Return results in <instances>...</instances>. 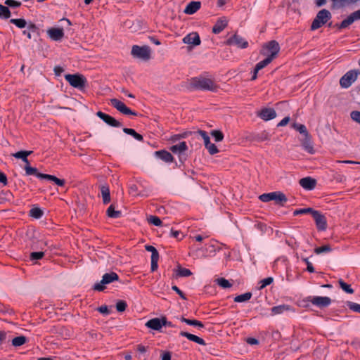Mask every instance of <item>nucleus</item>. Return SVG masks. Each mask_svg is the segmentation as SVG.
Segmentation results:
<instances>
[{"label":"nucleus","instance_id":"9d476101","mask_svg":"<svg viewBox=\"0 0 360 360\" xmlns=\"http://www.w3.org/2000/svg\"><path fill=\"white\" fill-rule=\"evenodd\" d=\"M312 217L315 221L318 231H323L327 229L328 224L326 218L319 211L316 210V212H313Z\"/></svg>","mask_w":360,"mask_h":360},{"label":"nucleus","instance_id":"c03bdc74","mask_svg":"<svg viewBox=\"0 0 360 360\" xmlns=\"http://www.w3.org/2000/svg\"><path fill=\"white\" fill-rule=\"evenodd\" d=\"M210 134L214 139L216 142L221 141L224 139V134L219 130H212L210 132Z\"/></svg>","mask_w":360,"mask_h":360},{"label":"nucleus","instance_id":"9b49d317","mask_svg":"<svg viewBox=\"0 0 360 360\" xmlns=\"http://www.w3.org/2000/svg\"><path fill=\"white\" fill-rule=\"evenodd\" d=\"M360 20V9L352 13L347 18L343 20L340 24H336L338 29H345L354 22Z\"/></svg>","mask_w":360,"mask_h":360},{"label":"nucleus","instance_id":"8fccbe9b","mask_svg":"<svg viewBox=\"0 0 360 360\" xmlns=\"http://www.w3.org/2000/svg\"><path fill=\"white\" fill-rule=\"evenodd\" d=\"M313 212H316V210H314V209H312L311 207L299 209V210H296L294 212V215H298V214H311V216H313Z\"/></svg>","mask_w":360,"mask_h":360},{"label":"nucleus","instance_id":"20e7f679","mask_svg":"<svg viewBox=\"0 0 360 360\" xmlns=\"http://www.w3.org/2000/svg\"><path fill=\"white\" fill-rule=\"evenodd\" d=\"M280 51V45L276 40H271L264 44L261 53L274 60Z\"/></svg>","mask_w":360,"mask_h":360},{"label":"nucleus","instance_id":"603ef678","mask_svg":"<svg viewBox=\"0 0 360 360\" xmlns=\"http://www.w3.org/2000/svg\"><path fill=\"white\" fill-rule=\"evenodd\" d=\"M145 249L151 252V258L159 257L158 251L154 246L148 245L145 246Z\"/></svg>","mask_w":360,"mask_h":360},{"label":"nucleus","instance_id":"69168bd1","mask_svg":"<svg viewBox=\"0 0 360 360\" xmlns=\"http://www.w3.org/2000/svg\"><path fill=\"white\" fill-rule=\"evenodd\" d=\"M159 257L151 258V271H155L158 268V262Z\"/></svg>","mask_w":360,"mask_h":360},{"label":"nucleus","instance_id":"4d7b16f0","mask_svg":"<svg viewBox=\"0 0 360 360\" xmlns=\"http://www.w3.org/2000/svg\"><path fill=\"white\" fill-rule=\"evenodd\" d=\"M302 260L307 265V270L309 272L314 273L315 271L314 267L313 266L312 264L309 261V258L308 257H302Z\"/></svg>","mask_w":360,"mask_h":360},{"label":"nucleus","instance_id":"7ed1b4c3","mask_svg":"<svg viewBox=\"0 0 360 360\" xmlns=\"http://www.w3.org/2000/svg\"><path fill=\"white\" fill-rule=\"evenodd\" d=\"M332 15L329 11L326 9H322L318 12L316 18L312 21L311 25V30H316L320 28L322 25L326 24Z\"/></svg>","mask_w":360,"mask_h":360},{"label":"nucleus","instance_id":"774afa93","mask_svg":"<svg viewBox=\"0 0 360 360\" xmlns=\"http://www.w3.org/2000/svg\"><path fill=\"white\" fill-rule=\"evenodd\" d=\"M27 27V30L32 33H35V32H38V27H37V25L32 22H30L28 25H27L26 26Z\"/></svg>","mask_w":360,"mask_h":360},{"label":"nucleus","instance_id":"4468645a","mask_svg":"<svg viewBox=\"0 0 360 360\" xmlns=\"http://www.w3.org/2000/svg\"><path fill=\"white\" fill-rule=\"evenodd\" d=\"M96 115L101 118L104 122L107 124L113 127H120L122 126V124L118 120H115L112 116L105 114L101 111H98L96 112Z\"/></svg>","mask_w":360,"mask_h":360},{"label":"nucleus","instance_id":"09e8293b","mask_svg":"<svg viewBox=\"0 0 360 360\" xmlns=\"http://www.w3.org/2000/svg\"><path fill=\"white\" fill-rule=\"evenodd\" d=\"M272 59H271L269 57H266L264 60L259 62L255 67L257 68V70H262L266 66H267L269 64H270L272 62Z\"/></svg>","mask_w":360,"mask_h":360},{"label":"nucleus","instance_id":"6e6d98bb","mask_svg":"<svg viewBox=\"0 0 360 360\" xmlns=\"http://www.w3.org/2000/svg\"><path fill=\"white\" fill-rule=\"evenodd\" d=\"M191 133L192 132L189 131V132H185L183 134H174L171 136L170 141H172V142H176L177 141H179L181 139L186 138L189 134H191Z\"/></svg>","mask_w":360,"mask_h":360},{"label":"nucleus","instance_id":"412c9836","mask_svg":"<svg viewBox=\"0 0 360 360\" xmlns=\"http://www.w3.org/2000/svg\"><path fill=\"white\" fill-rule=\"evenodd\" d=\"M201 7L200 1H191L188 4L186 7L185 8L184 12L188 15H192L196 13Z\"/></svg>","mask_w":360,"mask_h":360},{"label":"nucleus","instance_id":"cd10ccee","mask_svg":"<svg viewBox=\"0 0 360 360\" xmlns=\"http://www.w3.org/2000/svg\"><path fill=\"white\" fill-rule=\"evenodd\" d=\"M302 146L304 149L309 153L313 154L314 153L313 144L311 141L309 134H308V136H305V138L302 143Z\"/></svg>","mask_w":360,"mask_h":360},{"label":"nucleus","instance_id":"a211bd4d","mask_svg":"<svg viewBox=\"0 0 360 360\" xmlns=\"http://www.w3.org/2000/svg\"><path fill=\"white\" fill-rule=\"evenodd\" d=\"M188 150L187 144L185 141L180 142L178 144L174 145L170 147V150L179 156L181 159V155H184V153Z\"/></svg>","mask_w":360,"mask_h":360},{"label":"nucleus","instance_id":"0eeeda50","mask_svg":"<svg viewBox=\"0 0 360 360\" xmlns=\"http://www.w3.org/2000/svg\"><path fill=\"white\" fill-rule=\"evenodd\" d=\"M131 53L134 58L148 60L150 58V49L148 46H139L134 45Z\"/></svg>","mask_w":360,"mask_h":360},{"label":"nucleus","instance_id":"6ab92c4d","mask_svg":"<svg viewBox=\"0 0 360 360\" xmlns=\"http://www.w3.org/2000/svg\"><path fill=\"white\" fill-rule=\"evenodd\" d=\"M146 326L148 328L160 330L162 328V316L161 318H153L146 323Z\"/></svg>","mask_w":360,"mask_h":360},{"label":"nucleus","instance_id":"39448f33","mask_svg":"<svg viewBox=\"0 0 360 360\" xmlns=\"http://www.w3.org/2000/svg\"><path fill=\"white\" fill-rule=\"evenodd\" d=\"M65 79L69 84L78 89H83L86 83V79L84 76L79 74H68L65 75Z\"/></svg>","mask_w":360,"mask_h":360},{"label":"nucleus","instance_id":"f8f14e48","mask_svg":"<svg viewBox=\"0 0 360 360\" xmlns=\"http://www.w3.org/2000/svg\"><path fill=\"white\" fill-rule=\"evenodd\" d=\"M111 105L116 108L118 111L124 115H137V113L134 111H132L129 109L127 105L122 101H119L117 98H112L110 100Z\"/></svg>","mask_w":360,"mask_h":360},{"label":"nucleus","instance_id":"680f3d73","mask_svg":"<svg viewBox=\"0 0 360 360\" xmlns=\"http://www.w3.org/2000/svg\"><path fill=\"white\" fill-rule=\"evenodd\" d=\"M171 236L175 238H177L179 240H181L184 237L182 233L180 231H176L174 229H171Z\"/></svg>","mask_w":360,"mask_h":360},{"label":"nucleus","instance_id":"bf43d9fd","mask_svg":"<svg viewBox=\"0 0 360 360\" xmlns=\"http://www.w3.org/2000/svg\"><path fill=\"white\" fill-rule=\"evenodd\" d=\"M347 306L349 308V309H351L354 311L360 313V304H359L352 302H348Z\"/></svg>","mask_w":360,"mask_h":360},{"label":"nucleus","instance_id":"5701e85b","mask_svg":"<svg viewBox=\"0 0 360 360\" xmlns=\"http://www.w3.org/2000/svg\"><path fill=\"white\" fill-rule=\"evenodd\" d=\"M228 25V20L226 18H219L212 27V32L219 34Z\"/></svg>","mask_w":360,"mask_h":360},{"label":"nucleus","instance_id":"052dcab7","mask_svg":"<svg viewBox=\"0 0 360 360\" xmlns=\"http://www.w3.org/2000/svg\"><path fill=\"white\" fill-rule=\"evenodd\" d=\"M350 117L352 120L360 124V111L354 110L351 112Z\"/></svg>","mask_w":360,"mask_h":360},{"label":"nucleus","instance_id":"4c0bfd02","mask_svg":"<svg viewBox=\"0 0 360 360\" xmlns=\"http://www.w3.org/2000/svg\"><path fill=\"white\" fill-rule=\"evenodd\" d=\"M10 22L14 24L18 28H25L27 25L26 20L23 18H12L10 20Z\"/></svg>","mask_w":360,"mask_h":360},{"label":"nucleus","instance_id":"1a4fd4ad","mask_svg":"<svg viewBox=\"0 0 360 360\" xmlns=\"http://www.w3.org/2000/svg\"><path fill=\"white\" fill-rule=\"evenodd\" d=\"M303 302H311L313 305L322 309L328 307L331 304L332 300L328 297L308 296L303 300Z\"/></svg>","mask_w":360,"mask_h":360},{"label":"nucleus","instance_id":"de8ad7c7","mask_svg":"<svg viewBox=\"0 0 360 360\" xmlns=\"http://www.w3.org/2000/svg\"><path fill=\"white\" fill-rule=\"evenodd\" d=\"M127 307V303L124 300H118L116 303V309L118 312H123Z\"/></svg>","mask_w":360,"mask_h":360},{"label":"nucleus","instance_id":"f704fd0d","mask_svg":"<svg viewBox=\"0 0 360 360\" xmlns=\"http://www.w3.org/2000/svg\"><path fill=\"white\" fill-rule=\"evenodd\" d=\"M252 297V293L250 292H245L244 294H241L237 295L234 297V302H243L250 300Z\"/></svg>","mask_w":360,"mask_h":360},{"label":"nucleus","instance_id":"3c124183","mask_svg":"<svg viewBox=\"0 0 360 360\" xmlns=\"http://www.w3.org/2000/svg\"><path fill=\"white\" fill-rule=\"evenodd\" d=\"M269 139H270V134H269V132H267L266 131H264L261 132L260 134H258L255 137V140L259 141L269 140Z\"/></svg>","mask_w":360,"mask_h":360},{"label":"nucleus","instance_id":"423d86ee","mask_svg":"<svg viewBox=\"0 0 360 360\" xmlns=\"http://www.w3.org/2000/svg\"><path fill=\"white\" fill-rule=\"evenodd\" d=\"M258 199L264 202L274 200L276 202H285L288 200L286 195L281 191L264 193L258 196Z\"/></svg>","mask_w":360,"mask_h":360},{"label":"nucleus","instance_id":"58836bf2","mask_svg":"<svg viewBox=\"0 0 360 360\" xmlns=\"http://www.w3.org/2000/svg\"><path fill=\"white\" fill-rule=\"evenodd\" d=\"M332 250L331 246L329 244H326L322 245L321 247H317L314 250V252L316 255H320L325 252H330Z\"/></svg>","mask_w":360,"mask_h":360},{"label":"nucleus","instance_id":"79ce46f5","mask_svg":"<svg viewBox=\"0 0 360 360\" xmlns=\"http://www.w3.org/2000/svg\"><path fill=\"white\" fill-rule=\"evenodd\" d=\"M217 283L224 289L229 288L232 284L224 278H219L216 280Z\"/></svg>","mask_w":360,"mask_h":360},{"label":"nucleus","instance_id":"473e14b6","mask_svg":"<svg viewBox=\"0 0 360 360\" xmlns=\"http://www.w3.org/2000/svg\"><path fill=\"white\" fill-rule=\"evenodd\" d=\"M44 214V211L38 207H34L33 208H32L30 210V214L29 215L32 217V218H34V219H40Z\"/></svg>","mask_w":360,"mask_h":360},{"label":"nucleus","instance_id":"e433bc0d","mask_svg":"<svg viewBox=\"0 0 360 360\" xmlns=\"http://www.w3.org/2000/svg\"><path fill=\"white\" fill-rule=\"evenodd\" d=\"M338 283L340 285V287L342 290H344L345 292L348 294H352L354 293V290L352 288L351 285L345 281H343L342 279H340L338 281Z\"/></svg>","mask_w":360,"mask_h":360},{"label":"nucleus","instance_id":"e2e57ef3","mask_svg":"<svg viewBox=\"0 0 360 360\" xmlns=\"http://www.w3.org/2000/svg\"><path fill=\"white\" fill-rule=\"evenodd\" d=\"M5 4L10 7L17 8L20 6L21 2L15 0H6Z\"/></svg>","mask_w":360,"mask_h":360},{"label":"nucleus","instance_id":"f3484780","mask_svg":"<svg viewBox=\"0 0 360 360\" xmlns=\"http://www.w3.org/2000/svg\"><path fill=\"white\" fill-rule=\"evenodd\" d=\"M49 37L53 41H60L64 37L63 28H50L47 31Z\"/></svg>","mask_w":360,"mask_h":360},{"label":"nucleus","instance_id":"72a5a7b5","mask_svg":"<svg viewBox=\"0 0 360 360\" xmlns=\"http://www.w3.org/2000/svg\"><path fill=\"white\" fill-rule=\"evenodd\" d=\"M25 170V174L27 176L34 175L39 179H41L39 176L40 174H43L42 173L38 172V170L35 167H32L30 165H25L24 167Z\"/></svg>","mask_w":360,"mask_h":360},{"label":"nucleus","instance_id":"bb28decb","mask_svg":"<svg viewBox=\"0 0 360 360\" xmlns=\"http://www.w3.org/2000/svg\"><path fill=\"white\" fill-rule=\"evenodd\" d=\"M291 309V307L288 304H281L278 306L273 307L271 308V314L276 315L283 314L285 311H290Z\"/></svg>","mask_w":360,"mask_h":360},{"label":"nucleus","instance_id":"f257e3e1","mask_svg":"<svg viewBox=\"0 0 360 360\" xmlns=\"http://www.w3.org/2000/svg\"><path fill=\"white\" fill-rule=\"evenodd\" d=\"M191 86L195 89L212 92H216L219 89L218 85L213 80L202 77L192 78Z\"/></svg>","mask_w":360,"mask_h":360},{"label":"nucleus","instance_id":"13d9d810","mask_svg":"<svg viewBox=\"0 0 360 360\" xmlns=\"http://www.w3.org/2000/svg\"><path fill=\"white\" fill-rule=\"evenodd\" d=\"M44 256V252H33L30 254V259L31 260H38L42 259Z\"/></svg>","mask_w":360,"mask_h":360},{"label":"nucleus","instance_id":"c9c22d12","mask_svg":"<svg viewBox=\"0 0 360 360\" xmlns=\"http://www.w3.org/2000/svg\"><path fill=\"white\" fill-rule=\"evenodd\" d=\"M27 342V338L23 335L17 336L12 340V345L15 347H20Z\"/></svg>","mask_w":360,"mask_h":360},{"label":"nucleus","instance_id":"ddd939ff","mask_svg":"<svg viewBox=\"0 0 360 360\" xmlns=\"http://www.w3.org/2000/svg\"><path fill=\"white\" fill-rule=\"evenodd\" d=\"M226 45H235L240 49H245L248 46V42L242 37L235 34L226 41Z\"/></svg>","mask_w":360,"mask_h":360},{"label":"nucleus","instance_id":"f03ea898","mask_svg":"<svg viewBox=\"0 0 360 360\" xmlns=\"http://www.w3.org/2000/svg\"><path fill=\"white\" fill-rule=\"evenodd\" d=\"M120 277L118 274L114 271L106 273L102 276V279L99 283H95L93 290L102 292L105 289V285L110 284L114 281H118Z\"/></svg>","mask_w":360,"mask_h":360},{"label":"nucleus","instance_id":"0e129e2a","mask_svg":"<svg viewBox=\"0 0 360 360\" xmlns=\"http://www.w3.org/2000/svg\"><path fill=\"white\" fill-rule=\"evenodd\" d=\"M172 290L176 292L181 299L186 300L187 297H186V295L176 286V285H172Z\"/></svg>","mask_w":360,"mask_h":360},{"label":"nucleus","instance_id":"864d4df0","mask_svg":"<svg viewBox=\"0 0 360 360\" xmlns=\"http://www.w3.org/2000/svg\"><path fill=\"white\" fill-rule=\"evenodd\" d=\"M274 281V278L272 277H267L264 279H262L259 283H261V285L259 287V290H262L266 287L267 285L271 284Z\"/></svg>","mask_w":360,"mask_h":360},{"label":"nucleus","instance_id":"49530a36","mask_svg":"<svg viewBox=\"0 0 360 360\" xmlns=\"http://www.w3.org/2000/svg\"><path fill=\"white\" fill-rule=\"evenodd\" d=\"M0 13H1V18L8 19L11 16V11L7 6H4L0 4Z\"/></svg>","mask_w":360,"mask_h":360},{"label":"nucleus","instance_id":"ea45409f","mask_svg":"<svg viewBox=\"0 0 360 360\" xmlns=\"http://www.w3.org/2000/svg\"><path fill=\"white\" fill-rule=\"evenodd\" d=\"M147 221L149 224L156 226H160L162 224L161 219L155 215H150L147 217Z\"/></svg>","mask_w":360,"mask_h":360},{"label":"nucleus","instance_id":"7c9ffc66","mask_svg":"<svg viewBox=\"0 0 360 360\" xmlns=\"http://www.w3.org/2000/svg\"><path fill=\"white\" fill-rule=\"evenodd\" d=\"M180 320L181 322L186 323V324L190 326H193L199 328H204V324L202 323V322L196 319H189L182 316Z\"/></svg>","mask_w":360,"mask_h":360},{"label":"nucleus","instance_id":"a18cd8bd","mask_svg":"<svg viewBox=\"0 0 360 360\" xmlns=\"http://www.w3.org/2000/svg\"><path fill=\"white\" fill-rule=\"evenodd\" d=\"M195 134H198L199 136H201V138L204 141L205 146L210 142V136H208L207 133L205 131L198 130L195 131Z\"/></svg>","mask_w":360,"mask_h":360},{"label":"nucleus","instance_id":"b1692460","mask_svg":"<svg viewBox=\"0 0 360 360\" xmlns=\"http://www.w3.org/2000/svg\"><path fill=\"white\" fill-rule=\"evenodd\" d=\"M155 154L156 157L161 159L162 160H163L165 162L169 163V162H173V160H174V158L172 155V154L165 150H161L156 151L155 153Z\"/></svg>","mask_w":360,"mask_h":360},{"label":"nucleus","instance_id":"dca6fc26","mask_svg":"<svg viewBox=\"0 0 360 360\" xmlns=\"http://www.w3.org/2000/svg\"><path fill=\"white\" fill-rule=\"evenodd\" d=\"M183 42L186 44L197 46L200 44V39L198 33L192 32L184 37Z\"/></svg>","mask_w":360,"mask_h":360},{"label":"nucleus","instance_id":"5fc2aeb1","mask_svg":"<svg viewBox=\"0 0 360 360\" xmlns=\"http://www.w3.org/2000/svg\"><path fill=\"white\" fill-rule=\"evenodd\" d=\"M205 147L207 149L210 155H214L219 152L217 147L211 142L207 144Z\"/></svg>","mask_w":360,"mask_h":360},{"label":"nucleus","instance_id":"c85d7f7f","mask_svg":"<svg viewBox=\"0 0 360 360\" xmlns=\"http://www.w3.org/2000/svg\"><path fill=\"white\" fill-rule=\"evenodd\" d=\"M100 191L103 202H109L110 201V193L109 187L103 185L100 187Z\"/></svg>","mask_w":360,"mask_h":360},{"label":"nucleus","instance_id":"338daca9","mask_svg":"<svg viewBox=\"0 0 360 360\" xmlns=\"http://www.w3.org/2000/svg\"><path fill=\"white\" fill-rule=\"evenodd\" d=\"M97 310L103 314L108 315L110 313V311L108 309V307L107 305H102L99 307Z\"/></svg>","mask_w":360,"mask_h":360},{"label":"nucleus","instance_id":"6e6552de","mask_svg":"<svg viewBox=\"0 0 360 360\" xmlns=\"http://www.w3.org/2000/svg\"><path fill=\"white\" fill-rule=\"evenodd\" d=\"M359 70H351L346 72L340 79V85L342 88H349L357 79Z\"/></svg>","mask_w":360,"mask_h":360},{"label":"nucleus","instance_id":"4be33fe9","mask_svg":"<svg viewBox=\"0 0 360 360\" xmlns=\"http://www.w3.org/2000/svg\"><path fill=\"white\" fill-rule=\"evenodd\" d=\"M179 335L182 337H185V338H188L190 341L196 342L200 345H206L205 341L202 338H201L195 335L191 334L190 333H188L186 331H181Z\"/></svg>","mask_w":360,"mask_h":360},{"label":"nucleus","instance_id":"393cba45","mask_svg":"<svg viewBox=\"0 0 360 360\" xmlns=\"http://www.w3.org/2000/svg\"><path fill=\"white\" fill-rule=\"evenodd\" d=\"M39 176L41 179H47L49 181H51L54 182L57 186H64L65 184V181L64 179H60L56 177V176L51 175V174H40Z\"/></svg>","mask_w":360,"mask_h":360},{"label":"nucleus","instance_id":"aec40b11","mask_svg":"<svg viewBox=\"0 0 360 360\" xmlns=\"http://www.w3.org/2000/svg\"><path fill=\"white\" fill-rule=\"evenodd\" d=\"M300 184L304 189L312 190L316 185V181L311 177H304L300 180Z\"/></svg>","mask_w":360,"mask_h":360},{"label":"nucleus","instance_id":"a878e982","mask_svg":"<svg viewBox=\"0 0 360 360\" xmlns=\"http://www.w3.org/2000/svg\"><path fill=\"white\" fill-rule=\"evenodd\" d=\"M106 214L108 217L113 219L120 218L122 215L120 210H115V204H110L106 210Z\"/></svg>","mask_w":360,"mask_h":360},{"label":"nucleus","instance_id":"c756f323","mask_svg":"<svg viewBox=\"0 0 360 360\" xmlns=\"http://www.w3.org/2000/svg\"><path fill=\"white\" fill-rule=\"evenodd\" d=\"M193 274L190 269L184 268L181 265L177 266L176 276V277H188L191 276Z\"/></svg>","mask_w":360,"mask_h":360},{"label":"nucleus","instance_id":"2eb2a0df","mask_svg":"<svg viewBox=\"0 0 360 360\" xmlns=\"http://www.w3.org/2000/svg\"><path fill=\"white\" fill-rule=\"evenodd\" d=\"M258 116L263 120L268 121L274 119L276 117V112L273 108H263L258 114Z\"/></svg>","mask_w":360,"mask_h":360},{"label":"nucleus","instance_id":"a19ab883","mask_svg":"<svg viewBox=\"0 0 360 360\" xmlns=\"http://www.w3.org/2000/svg\"><path fill=\"white\" fill-rule=\"evenodd\" d=\"M292 127L293 129L298 131L300 134H304V136H308L309 133L307 130L306 127L304 124L293 123Z\"/></svg>","mask_w":360,"mask_h":360},{"label":"nucleus","instance_id":"37998d69","mask_svg":"<svg viewBox=\"0 0 360 360\" xmlns=\"http://www.w3.org/2000/svg\"><path fill=\"white\" fill-rule=\"evenodd\" d=\"M32 153V150H20V151L13 153L12 155L17 159L22 160L25 157H28V155H30Z\"/></svg>","mask_w":360,"mask_h":360},{"label":"nucleus","instance_id":"2f4dec72","mask_svg":"<svg viewBox=\"0 0 360 360\" xmlns=\"http://www.w3.org/2000/svg\"><path fill=\"white\" fill-rule=\"evenodd\" d=\"M123 131L129 135L132 136L135 139L139 141H143V137L141 134L137 133L134 129L129 128H124Z\"/></svg>","mask_w":360,"mask_h":360}]
</instances>
